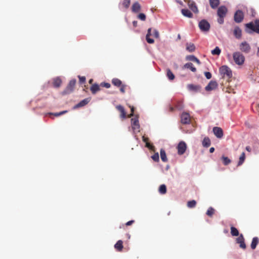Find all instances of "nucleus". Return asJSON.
Listing matches in <instances>:
<instances>
[{"mask_svg": "<svg viewBox=\"0 0 259 259\" xmlns=\"http://www.w3.org/2000/svg\"><path fill=\"white\" fill-rule=\"evenodd\" d=\"M220 73L223 77L226 76L228 78L232 77V70L227 65H223L220 68Z\"/></svg>", "mask_w": 259, "mask_h": 259, "instance_id": "f257e3e1", "label": "nucleus"}, {"mask_svg": "<svg viewBox=\"0 0 259 259\" xmlns=\"http://www.w3.org/2000/svg\"><path fill=\"white\" fill-rule=\"evenodd\" d=\"M233 59L237 65H240L244 63L245 60V57L239 52H234L233 54Z\"/></svg>", "mask_w": 259, "mask_h": 259, "instance_id": "f03ea898", "label": "nucleus"}, {"mask_svg": "<svg viewBox=\"0 0 259 259\" xmlns=\"http://www.w3.org/2000/svg\"><path fill=\"white\" fill-rule=\"evenodd\" d=\"M76 80L75 79H71L69 83L68 84L67 86L65 88V89L62 92V94L63 95H65L67 94H69L71 93H72L73 90L74 88L76 83Z\"/></svg>", "mask_w": 259, "mask_h": 259, "instance_id": "7ed1b4c3", "label": "nucleus"}, {"mask_svg": "<svg viewBox=\"0 0 259 259\" xmlns=\"http://www.w3.org/2000/svg\"><path fill=\"white\" fill-rule=\"evenodd\" d=\"M245 31L248 34H252L253 32L259 34V28H256L254 24L250 22L245 24Z\"/></svg>", "mask_w": 259, "mask_h": 259, "instance_id": "20e7f679", "label": "nucleus"}, {"mask_svg": "<svg viewBox=\"0 0 259 259\" xmlns=\"http://www.w3.org/2000/svg\"><path fill=\"white\" fill-rule=\"evenodd\" d=\"M198 26L200 29L203 32L208 31L210 27V24L205 19L201 20L199 22Z\"/></svg>", "mask_w": 259, "mask_h": 259, "instance_id": "39448f33", "label": "nucleus"}, {"mask_svg": "<svg viewBox=\"0 0 259 259\" xmlns=\"http://www.w3.org/2000/svg\"><path fill=\"white\" fill-rule=\"evenodd\" d=\"M244 14L240 10H238L236 11L234 15V20L236 23H240L244 19Z\"/></svg>", "mask_w": 259, "mask_h": 259, "instance_id": "423d86ee", "label": "nucleus"}, {"mask_svg": "<svg viewBox=\"0 0 259 259\" xmlns=\"http://www.w3.org/2000/svg\"><path fill=\"white\" fill-rule=\"evenodd\" d=\"M131 124L134 133H135L136 132H139L140 128V124L138 117L132 118Z\"/></svg>", "mask_w": 259, "mask_h": 259, "instance_id": "0eeeda50", "label": "nucleus"}, {"mask_svg": "<svg viewBox=\"0 0 259 259\" xmlns=\"http://www.w3.org/2000/svg\"><path fill=\"white\" fill-rule=\"evenodd\" d=\"M239 49L242 52L248 53L251 50L249 44L246 41L242 42L239 45Z\"/></svg>", "mask_w": 259, "mask_h": 259, "instance_id": "6e6552de", "label": "nucleus"}, {"mask_svg": "<svg viewBox=\"0 0 259 259\" xmlns=\"http://www.w3.org/2000/svg\"><path fill=\"white\" fill-rule=\"evenodd\" d=\"M178 154L180 155H183L186 151L187 145L185 142L181 141L178 145Z\"/></svg>", "mask_w": 259, "mask_h": 259, "instance_id": "1a4fd4ad", "label": "nucleus"}, {"mask_svg": "<svg viewBox=\"0 0 259 259\" xmlns=\"http://www.w3.org/2000/svg\"><path fill=\"white\" fill-rule=\"evenodd\" d=\"M218 87L217 82L215 80H211L208 84L205 87V90L207 91H211L217 89Z\"/></svg>", "mask_w": 259, "mask_h": 259, "instance_id": "9d476101", "label": "nucleus"}, {"mask_svg": "<svg viewBox=\"0 0 259 259\" xmlns=\"http://www.w3.org/2000/svg\"><path fill=\"white\" fill-rule=\"evenodd\" d=\"M187 89L189 91L194 93H199L201 91V87L200 85H195L193 84H189L187 85Z\"/></svg>", "mask_w": 259, "mask_h": 259, "instance_id": "9b49d317", "label": "nucleus"}, {"mask_svg": "<svg viewBox=\"0 0 259 259\" xmlns=\"http://www.w3.org/2000/svg\"><path fill=\"white\" fill-rule=\"evenodd\" d=\"M212 131L214 135L219 139H221L223 137V131L222 128L218 126L213 127Z\"/></svg>", "mask_w": 259, "mask_h": 259, "instance_id": "f8f14e48", "label": "nucleus"}, {"mask_svg": "<svg viewBox=\"0 0 259 259\" xmlns=\"http://www.w3.org/2000/svg\"><path fill=\"white\" fill-rule=\"evenodd\" d=\"M227 11L226 6H221L218 9L217 14L219 17H224L227 13Z\"/></svg>", "mask_w": 259, "mask_h": 259, "instance_id": "ddd939ff", "label": "nucleus"}, {"mask_svg": "<svg viewBox=\"0 0 259 259\" xmlns=\"http://www.w3.org/2000/svg\"><path fill=\"white\" fill-rule=\"evenodd\" d=\"M236 242L239 244V246L242 249H245L246 246L244 241V238L242 234H241L238 238H236Z\"/></svg>", "mask_w": 259, "mask_h": 259, "instance_id": "4468645a", "label": "nucleus"}, {"mask_svg": "<svg viewBox=\"0 0 259 259\" xmlns=\"http://www.w3.org/2000/svg\"><path fill=\"white\" fill-rule=\"evenodd\" d=\"M91 99L90 98H87L84 99L83 100L80 101L78 103L76 104L74 107L73 109H75L80 107H82L88 104L90 101Z\"/></svg>", "mask_w": 259, "mask_h": 259, "instance_id": "2eb2a0df", "label": "nucleus"}, {"mask_svg": "<svg viewBox=\"0 0 259 259\" xmlns=\"http://www.w3.org/2000/svg\"><path fill=\"white\" fill-rule=\"evenodd\" d=\"M181 122L183 124H189L190 123V115L189 114L186 112H184L182 114Z\"/></svg>", "mask_w": 259, "mask_h": 259, "instance_id": "dca6fc26", "label": "nucleus"}, {"mask_svg": "<svg viewBox=\"0 0 259 259\" xmlns=\"http://www.w3.org/2000/svg\"><path fill=\"white\" fill-rule=\"evenodd\" d=\"M233 33L235 37L239 39L241 38L242 36L241 29L238 26H236L234 28Z\"/></svg>", "mask_w": 259, "mask_h": 259, "instance_id": "f3484780", "label": "nucleus"}, {"mask_svg": "<svg viewBox=\"0 0 259 259\" xmlns=\"http://www.w3.org/2000/svg\"><path fill=\"white\" fill-rule=\"evenodd\" d=\"M141 8V7L140 4L138 2H136L133 4L132 7V10L133 12L136 13L140 11Z\"/></svg>", "mask_w": 259, "mask_h": 259, "instance_id": "a211bd4d", "label": "nucleus"}, {"mask_svg": "<svg viewBox=\"0 0 259 259\" xmlns=\"http://www.w3.org/2000/svg\"><path fill=\"white\" fill-rule=\"evenodd\" d=\"M186 59L188 61L195 62L199 65L201 64L200 60L194 55H193L187 56L186 57Z\"/></svg>", "mask_w": 259, "mask_h": 259, "instance_id": "6ab92c4d", "label": "nucleus"}, {"mask_svg": "<svg viewBox=\"0 0 259 259\" xmlns=\"http://www.w3.org/2000/svg\"><path fill=\"white\" fill-rule=\"evenodd\" d=\"M182 14L185 17L191 18L193 17V14L187 9H183L181 10Z\"/></svg>", "mask_w": 259, "mask_h": 259, "instance_id": "aec40b11", "label": "nucleus"}, {"mask_svg": "<svg viewBox=\"0 0 259 259\" xmlns=\"http://www.w3.org/2000/svg\"><path fill=\"white\" fill-rule=\"evenodd\" d=\"M189 8L194 13H197L198 10L195 2H189L188 4Z\"/></svg>", "mask_w": 259, "mask_h": 259, "instance_id": "412c9836", "label": "nucleus"}, {"mask_svg": "<svg viewBox=\"0 0 259 259\" xmlns=\"http://www.w3.org/2000/svg\"><path fill=\"white\" fill-rule=\"evenodd\" d=\"M196 49L195 46L193 43L186 44V50L189 52H193Z\"/></svg>", "mask_w": 259, "mask_h": 259, "instance_id": "4be33fe9", "label": "nucleus"}, {"mask_svg": "<svg viewBox=\"0 0 259 259\" xmlns=\"http://www.w3.org/2000/svg\"><path fill=\"white\" fill-rule=\"evenodd\" d=\"M116 108L119 111L121 112L120 117L121 118H124L125 117L126 113L124 107L122 106L119 105L116 106Z\"/></svg>", "mask_w": 259, "mask_h": 259, "instance_id": "5701e85b", "label": "nucleus"}, {"mask_svg": "<svg viewBox=\"0 0 259 259\" xmlns=\"http://www.w3.org/2000/svg\"><path fill=\"white\" fill-rule=\"evenodd\" d=\"M62 83V80L59 77L55 78L53 79V85L55 88H59Z\"/></svg>", "mask_w": 259, "mask_h": 259, "instance_id": "b1692460", "label": "nucleus"}, {"mask_svg": "<svg viewBox=\"0 0 259 259\" xmlns=\"http://www.w3.org/2000/svg\"><path fill=\"white\" fill-rule=\"evenodd\" d=\"M90 90L93 94H95L98 91L100 90V88L98 84L96 83L91 86Z\"/></svg>", "mask_w": 259, "mask_h": 259, "instance_id": "393cba45", "label": "nucleus"}, {"mask_svg": "<svg viewBox=\"0 0 259 259\" xmlns=\"http://www.w3.org/2000/svg\"><path fill=\"white\" fill-rule=\"evenodd\" d=\"M209 4L212 9H216L220 4V0H209Z\"/></svg>", "mask_w": 259, "mask_h": 259, "instance_id": "a878e982", "label": "nucleus"}, {"mask_svg": "<svg viewBox=\"0 0 259 259\" xmlns=\"http://www.w3.org/2000/svg\"><path fill=\"white\" fill-rule=\"evenodd\" d=\"M258 241H259V239H258V237H254L253 238L252 241H251V245H250L252 249H254L256 247V246L258 243Z\"/></svg>", "mask_w": 259, "mask_h": 259, "instance_id": "bb28decb", "label": "nucleus"}, {"mask_svg": "<svg viewBox=\"0 0 259 259\" xmlns=\"http://www.w3.org/2000/svg\"><path fill=\"white\" fill-rule=\"evenodd\" d=\"M184 68H187V69H189L193 72H195L196 71V68L193 66V64L191 62L186 63L184 65Z\"/></svg>", "mask_w": 259, "mask_h": 259, "instance_id": "cd10ccee", "label": "nucleus"}, {"mask_svg": "<svg viewBox=\"0 0 259 259\" xmlns=\"http://www.w3.org/2000/svg\"><path fill=\"white\" fill-rule=\"evenodd\" d=\"M204 147L208 148L211 144L210 140L208 137H205L202 142Z\"/></svg>", "mask_w": 259, "mask_h": 259, "instance_id": "c85d7f7f", "label": "nucleus"}, {"mask_svg": "<svg viewBox=\"0 0 259 259\" xmlns=\"http://www.w3.org/2000/svg\"><path fill=\"white\" fill-rule=\"evenodd\" d=\"M160 154L161 160L163 162H166L167 161V158L165 150L163 149H161Z\"/></svg>", "mask_w": 259, "mask_h": 259, "instance_id": "c756f323", "label": "nucleus"}, {"mask_svg": "<svg viewBox=\"0 0 259 259\" xmlns=\"http://www.w3.org/2000/svg\"><path fill=\"white\" fill-rule=\"evenodd\" d=\"M166 76L170 80H174L175 77L174 74L168 68L166 69Z\"/></svg>", "mask_w": 259, "mask_h": 259, "instance_id": "7c9ffc66", "label": "nucleus"}, {"mask_svg": "<svg viewBox=\"0 0 259 259\" xmlns=\"http://www.w3.org/2000/svg\"><path fill=\"white\" fill-rule=\"evenodd\" d=\"M122 241L121 240H118L114 245V247L118 251H121L123 248Z\"/></svg>", "mask_w": 259, "mask_h": 259, "instance_id": "2f4dec72", "label": "nucleus"}, {"mask_svg": "<svg viewBox=\"0 0 259 259\" xmlns=\"http://www.w3.org/2000/svg\"><path fill=\"white\" fill-rule=\"evenodd\" d=\"M112 83L116 87H120L122 85V82L121 81L117 78H114L112 80Z\"/></svg>", "mask_w": 259, "mask_h": 259, "instance_id": "473e14b6", "label": "nucleus"}, {"mask_svg": "<svg viewBox=\"0 0 259 259\" xmlns=\"http://www.w3.org/2000/svg\"><path fill=\"white\" fill-rule=\"evenodd\" d=\"M231 234L233 236H238L240 235L237 229L233 226L231 227Z\"/></svg>", "mask_w": 259, "mask_h": 259, "instance_id": "72a5a7b5", "label": "nucleus"}, {"mask_svg": "<svg viewBox=\"0 0 259 259\" xmlns=\"http://www.w3.org/2000/svg\"><path fill=\"white\" fill-rule=\"evenodd\" d=\"M245 159V155L244 152H242L239 157V160L238 162V166H240L243 164Z\"/></svg>", "mask_w": 259, "mask_h": 259, "instance_id": "f704fd0d", "label": "nucleus"}, {"mask_svg": "<svg viewBox=\"0 0 259 259\" xmlns=\"http://www.w3.org/2000/svg\"><path fill=\"white\" fill-rule=\"evenodd\" d=\"M159 192L160 194H164L166 192V187L165 185H161L159 188Z\"/></svg>", "mask_w": 259, "mask_h": 259, "instance_id": "c9c22d12", "label": "nucleus"}, {"mask_svg": "<svg viewBox=\"0 0 259 259\" xmlns=\"http://www.w3.org/2000/svg\"><path fill=\"white\" fill-rule=\"evenodd\" d=\"M221 50L219 47H216L213 50L211 51V53L213 55H219L221 54Z\"/></svg>", "mask_w": 259, "mask_h": 259, "instance_id": "e433bc0d", "label": "nucleus"}, {"mask_svg": "<svg viewBox=\"0 0 259 259\" xmlns=\"http://www.w3.org/2000/svg\"><path fill=\"white\" fill-rule=\"evenodd\" d=\"M196 201L194 200L189 201L187 202V206L189 208H193L196 206Z\"/></svg>", "mask_w": 259, "mask_h": 259, "instance_id": "4c0bfd02", "label": "nucleus"}, {"mask_svg": "<svg viewBox=\"0 0 259 259\" xmlns=\"http://www.w3.org/2000/svg\"><path fill=\"white\" fill-rule=\"evenodd\" d=\"M222 159H223V163L225 165H227L231 162V160L228 157L225 156H223Z\"/></svg>", "mask_w": 259, "mask_h": 259, "instance_id": "58836bf2", "label": "nucleus"}, {"mask_svg": "<svg viewBox=\"0 0 259 259\" xmlns=\"http://www.w3.org/2000/svg\"><path fill=\"white\" fill-rule=\"evenodd\" d=\"M214 211V209L212 207H209L207 210L206 214L208 215L209 217H211L212 214H213Z\"/></svg>", "mask_w": 259, "mask_h": 259, "instance_id": "ea45409f", "label": "nucleus"}, {"mask_svg": "<svg viewBox=\"0 0 259 259\" xmlns=\"http://www.w3.org/2000/svg\"><path fill=\"white\" fill-rule=\"evenodd\" d=\"M152 159L155 162H158L159 161V156L158 153H154L152 156Z\"/></svg>", "mask_w": 259, "mask_h": 259, "instance_id": "a19ab883", "label": "nucleus"}, {"mask_svg": "<svg viewBox=\"0 0 259 259\" xmlns=\"http://www.w3.org/2000/svg\"><path fill=\"white\" fill-rule=\"evenodd\" d=\"M130 3L131 0H123L122 2V5L125 8L127 9L130 6Z\"/></svg>", "mask_w": 259, "mask_h": 259, "instance_id": "79ce46f5", "label": "nucleus"}, {"mask_svg": "<svg viewBox=\"0 0 259 259\" xmlns=\"http://www.w3.org/2000/svg\"><path fill=\"white\" fill-rule=\"evenodd\" d=\"M176 108L179 110H182L184 108L183 103L181 102H178L176 105Z\"/></svg>", "mask_w": 259, "mask_h": 259, "instance_id": "37998d69", "label": "nucleus"}, {"mask_svg": "<svg viewBox=\"0 0 259 259\" xmlns=\"http://www.w3.org/2000/svg\"><path fill=\"white\" fill-rule=\"evenodd\" d=\"M138 18L142 21H145L146 20V16L144 13H140L138 16Z\"/></svg>", "mask_w": 259, "mask_h": 259, "instance_id": "c03bdc74", "label": "nucleus"}, {"mask_svg": "<svg viewBox=\"0 0 259 259\" xmlns=\"http://www.w3.org/2000/svg\"><path fill=\"white\" fill-rule=\"evenodd\" d=\"M67 112V110H64V111H61L60 112H56L55 113H50V114H54L55 116H60V115L66 113Z\"/></svg>", "mask_w": 259, "mask_h": 259, "instance_id": "a18cd8bd", "label": "nucleus"}, {"mask_svg": "<svg viewBox=\"0 0 259 259\" xmlns=\"http://www.w3.org/2000/svg\"><path fill=\"white\" fill-rule=\"evenodd\" d=\"M100 85L102 87H105L107 89L109 88L111 86V85L109 83L105 82H101L100 84Z\"/></svg>", "mask_w": 259, "mask_h": 259, "instance_id": "49530a36", "label": "nucleus"}, {"mask_svg": "<svg viewBox=\"0 0 259 259\" xmlns=\"http://www.w3.org/2000/svg\"><path fill=\"white\" fill-rule=\"evenodd\" d=\"M154 35V36L155 37V38H159V32L156 29H153V34H152Z\"/></svg>", "mask_w": 259, "mask_h": 259, "instance_id": "de8ad7c7", "label": "nucleus"}, {"mask_svg": "<svg viewBox=\"0 0 259 259\" xmlns=\"http://www.w3.org/2000/svg\"><path fill=\"white\" fill-rule=\"evenodd\" d=\"M204 75L205 77L208 79H210L212 76L211 73L210 72H205Z\"/></svg>", "mask_w": 259, "mask_h": 259, "instance_id": "09e8293b", "label": "nucleus"}, {"mask_svg": "<svg viewBox=\"0 0 259 259\" xmlns=\"http://www.w3.org/2000/svg\"><path fill=\"white\" fill-rule=\"evenodd\" d=\"M146 41L148 43L152 44L154 42V40L153 38H150V37H146Z\"/></svg>", "mask_w": 259, "mask_h": 259, "instance_id": "8fccbe9b", "label": "nucleus"}, {"mask_svg": "<svg viewBox=\"0 0 259 259\" xmlns=\"http://www.w3.org/2000/svg\"><path fill=\"white\" fill-rule=\"evenodd\" d=\"M78 77L79 79V82L80 83H84L85 81V77L84 76H81L80 75L78 76Z\"/></svg>", "mask_w": 259, "mask_h": 259, "instance_id": "3c124183", "label": "nucleus"}, {"mask_svg": "<svg viewBox=\"0 0 259 259\" xmlns=\"http://www.w3.org/2000/svg\"><path fill=\"white\" fill-rule=\"evenodd\" d=\"M152 30V28H149L148 29L147 33L146 35V37H150L151 35H152V34L151 33Z\"/></svg>", "mask_w": 259, "mask_h": 259, "instance_id": "603ef678", "label": "nucleus"}, {"mask_svg": "<svg viewBox=\"0 0 259 259\" xmlns=\"http://www.w3.org/2000/svg\"><path fill=\"white\" fill-rule=\"evenodd\" d=\"M142 140H143V141L144 142H145V143H146V146H147V147H149V146H148V144L147 143V141H148V138H146V137H144V136H143V137H142Z\"/></svg>", "mask_w": 259, "mask_h": 259, "instance_id": "864d4df0", "label": "nucleus"}, {"mask_svg": "<svg viewBox=\"0 0 259 259\" xmlns=\"http://www.w3.org/2000/svg\"><path fill=\"white\" fill-rule=\"evenodd\" d=\"M224 17H219L218 19V22L219 24H222L224 23Z\"/></svg>", "mask_w": 259, "mask_h": 259, "instance_id": "5fc2aeb1", "label": "nucleus"}, {"mask_svg": "<svg viewBox=\"0 0 259 259\" xmlns=\"http://www.w3.org/2000/svg\"><path fill=\"white\" fill-rule=\"evenodd\" d=\"M125 85H121V88L120 89V91L123 93L125 92Z\"/></svg>", "mask_w": 259, "mask_h": 259, "instance_id": "6e6d98bb", "label": "nucleus"}, {"mask_svg": "<svg viewBox=\"0 0 259 259\" xmlns=\"http://www.w3.org/2000/svg\"><path fill=\"white\" fill-rule=\"evenodd\" d=\"M256 28H259V19L256 20L255 21V24H254Z\"/></svg>", "mask_w": 259, "mask_h": 259, "instance_id": "4d7b16f0", "label": "nucleus"}, {"mask_svg": "<svg viewBox=\"0 0 259 259\" xmlns=\"http://www.w3.org/2000/svg\"><path fill=\"white\" fill-rule=\"evenodd\" d=\"M134 222V220H131V221H128V222L126 223V226H130V225H132Z\"/></svg>", "mask_w": 259, "mask_h": 259, "instance_id": "13d9d810", "label": "nucleus"}, {"mask_svg": "<svg viewBox=\"0 0 259 259\" xmlns=\"http://www.w3.org/2000/svg\"><path fill=\"white\" fill-rule=\"evenodd\" d=\"M251 15H252V16L254 17L255 15V10L253 9H251Z\"/></svg>", "mask_w": 259, "mask_h": 259, "instance_id": "bf43d9fd", "label": "nucleus"}, {"mask_svg": "<svg viewBox=\"0 0 259 259\" xmlns=\"http://www.w3.org/2000/svg\"><path fill=\"white\" fill-rule=\"evenodd\" d=\"M131 111H132V113L130 114V116H133L134 115V107H132L131 108Z\"/></svg>", "mask_w": 259, "mask_h": 259, "instance_id": "052dcab7", "label": "nucleus"}, {"mask_svg": "<svg viewBox=\"0 0 259 259\" xmlns=\"http://www.w3.org/2000/svg\"><path fill=\"white\" fill-rule=\"evenodd\" d=\"M138 22L137 21H134L133 22V26L136 27L137 26Z\"/></svg>", "mask_w": 259, "mask_h": 259, "instance_id": "680f3d73", "label": "nucleus"}, {"mask_svg": "<svg viewBox=\"0 0 259 259\" xmlns=\"http://www.w3.org/2000/svg\"><path fill=\"white\" fill-rule=\"evenodd\" d=\"M245 149L248 152H250L251 150V149L249 146H246Z\"/></svg>", "mask_w": 259, "mask_h": 259, "instance_id": "e2e57ef3", "label": "nucleus"}, {"mask_svg": "<svg viewBox=\"0 0 259 259\" xmlns=\"http://www.w3.org/2000/svg\"><path fill=\"white\" fill-rule=\"evenodd\" d=\"M214 147H211L209 149V152L210 153H213L214 151Z\"/></svg>", "mask_w": 259, "mask_h": 259, "instance_id": "0e129e2a", "label": "nucleus"}, {"mask_svg": "<svg viewBox=\"0 0 259 259\" xmlns=\"http://www.w3.org/2000/svg\"><path fill=\"white\" fill-rule=\"evenodd\" d=\"M169 110L170 111L172 112L174 111V108L171 106H169Z\"/></svg>", "mask_w": 259, "mask_h": 259, "instance_id": "69168bd1", "label": "nucleus"}, {"mask_svg": "<svg viewBox=\"0 0 259 259\" xmlns=\"http://www.w3.org/2000/svg\"><path fill=\"white\" fill-rule=\"evenodd\" d=\"M256 56L257 57H259V47L257 48V52H256Z\"/></svg>", "mask_w": 259, "mask_h": 259, "instance_id": "338daca9", "label": "nucleus"}, {"mask_svg": "<svg viewBox=\"0 0 259 259\" xmlns=\"http://www.w3.org/2000/svg\"><path fill=\"white\" fill-rule=\"evenodd\" d=\"M169 167H170L169 165H167L166 166V167H165V169H166V170H168L169 169Z\"/></svg>", "mask_w": 259, "mask_h": 259, "instance_id": "774afa93", "label": "nucleus"}]
</instances>
